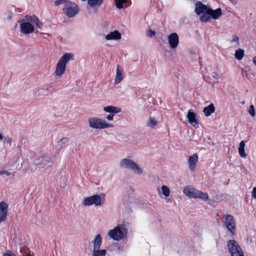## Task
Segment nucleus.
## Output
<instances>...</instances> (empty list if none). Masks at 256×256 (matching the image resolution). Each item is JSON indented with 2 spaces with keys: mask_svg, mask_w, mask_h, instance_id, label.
Segmentation results:
<instances>
[{
  "mask_svg": "<svg viewBox=\"0 0 256 256\" xmlns=\"http://www.w3.org/2000/svg\"><path fill=\"white\" fill-rule=\"evenodd\" d=\"M8 205L4 202H0V222L4 221L7 214Z\"/></svg>",
  "mask_w": 256,
  "mask_h": 256,
  "instance_id": "17",
  "label": "nucleus"
},
{
  "mask_svg": "<svg viewBox=\"0 0 256 256\" xmlns=\"http://www.w3.org/2000/svg\"><path fill=\"white\" fill-rule=\"evenodd\" d=\"M121 38V34L117 30L110 32L106 36V40H118Z\"/></svg>",
  "mask_w": 256,
  "mask_h": 256,
  "instance_id": "18",
  "label": "nucleus"
},
{
  "mask_svg": "<svg viewBox=\"0 0 256 256\" xmlns=\"http://www.w3.org/2000/svg\"><path fill=\"white\" fill-rule=\"evenodd\" d=\"M103 2V0H88V3L90 6H99Z\"/></svg>",
  "mask_w": 256,
  "mask_h": 256,
  "instance_id": "25",
  "label": "nucleus"
},
{
  "mask_svg": "<svg viewBox=\"0 0 256 256\" xmlns=\"http://www.w3.org/2000/svg\"><path fill=\"white\" fill-rule=\"evenodd\" d=\"M3 138V136L2 134L0 133V140H2Z\"/></svg>",
  "mask_w": 256,
  "mask_h": 256,
  "instance_id": "43",
  "label": "nucleus"
},
{
  "mask_svg": "<svg viewBox=\"0 0 256 256\" xmlns=\"http://www.w3.org/2000/svg\"><path fill=\"white\" fill-rule=\"evenodd\" d=\"M228 248L232 256H244L243 252L236 240H230L228 242Z\"/></svg>",
  "mask_w": 256,
  "mask_h": 256,
  "instance_id": "9",
  "label": "nucleus"
},
{
  "mask_svg": "<svg viewBox=\"0 0 256 256\" xmlns=\"http://www.w3.org/2000/svg\"><path fill=\"white\" fill-rule=\"evenodd\" d=\"M124 72L122 70L120 65L117 66L116 76L115 78V83L116 84H119L124 78Z\"/></svg>",
  "mask_w": 256,
  "mask_h": 256,
  "instance_id": "20",
  "label": "nucleus"
},
{
  "mask_svg": "<svg viewBox=\"0 0 256 256\" xmlns=\"http://www.w3.org/2000/svg\"><path fill=\"white\" fill-rule=\"evenodd\" d=\"M246 144H245V141L242 140L240 142V146L238 148V153L240 155V156L242 158H246V154L244 152V147H245Z\"/></svg>",
  "mask_w": 256,
  "mask_h": 256,
  "instance_id": "22",
  "label": "nucleus"
},
{
  "mask_svg": "<svg viewBox=\"0 0 256 256\" xmlns=\"http://www.w3.org/2000/svg\"><path fill=\"white\" fill-rule=\"evenodd\" d=\"M183 192L186 196L191 198H198L204 201L207 200L209 198L206 192H202L194 188L188 186H186L184 188Z\"/></svg>",
  "mask_w": 256,
  "mask_h": 256,
  "instance_id": "3",
  "label": "nucleus"
},
{
  "mask_svg": "<svg viewBox=\"0 0 256 256\" xmlns=\"http://www.w3.org/2000/svg\"><path fill=\"white\" fill-rule=\"evenodd\" d=\"M6 142L7 144H8L10 146H11L12 143V140L10 138H9L8 136H7L6 138Z\"/></svg>",
  "mask_w": 256,
  "mask_h": 256,
  "instance_id": "37",
  "label": "nucleus"
},
{
  "mask_svg": "<svg viewBox=\"0 0 256 256\" xmlns=\"http://www.w3.org/2000/svg\"><path fill=\"white\" fill-rule=\"evenodd\" d=\"M70 1L68 0H58L54 2V4L56 6H58L61 4H64V7L69 3Z\"/></svg>",
  "mask_w": 256,
  "mask_h": 256,
  "instance_id": "31",
  "label": "nucleus"
},
{
  "mask_svg": "<svg viewBox=\"0 0 256 256\" xmlns=\"http://www.w3.org/2000/svg\"><path fill=\"white\" fill-rule=\"evenodd\" d=\"M244 56V50L242 49L239 48L236 50L235 52V57L238 60H240Z\"/></svg>",
  "mask_w": 256,
  "mask_h": 256,
  "instance_id": "26",
  "label": "nucleus"
},
{
  "mask_svg": "<svg viewBox=\"0 0 256 256\" xmlns=\"http://www.w3.org/2000/svg\"><path fill=\"white\" fill-rule=\"evenodd\" d=\"M231 42H235L236 46H238L239 44V38L236 36H233L232 40L230 41Z\"/></svg>",
  "mask_w": 256,
  "mask_h": 256,
  "instance_id": "33",
  "label": "nucleus"
},
{
  "mask_svg": "<svg viewBox=\"0 0 256 256\" xmlns=\"http://www.w3.org/2000/svg\"><path fill=\"white\" fill-rule=\"evenodd\" d=\"M212 77L214 78H217L218 77V75L214 73V76H212Z\"/></svg>",
  "mask_w": 256,
  "mask_h": 256,
  "instance_id": "42",
  "label": "nucleus"
},
{
  "mask_svg": "<svg viewBox=\"0 0 256 256\" xmlns=\"http://www.w3.org/2000/svg\"><path fill=\"white\" fill-rule=\"evenodd\" d=\"M120 166L122 168L131 170L138 174H140L142 172V170L134 162L128 158L122 159L120 162Z\"/></svg>",
  "mask_w": 256,
  "mask_h": 256,
  "instance_id": "6",
  "label": "nucleus"
},
{
  "mask_svg": "<svg viewBox=\"0 0 256 256\" xmlns=\"http://www.w3.org/2000/svg\"><path fill=\"white\" fill-rule=\"evenodd\" d=\"M168 43L171 48H176L179 42L178 36L176 32L170 34L168 37Z\"/></svg>",
  "mask_w": 256,
  "mask_h": 256,
  "instance_id": "15",
  "label": "nucleus"
},
{
  "mask_svg": "<svg viewBox=\"0 0 256 256\" xmlns=\"http://www.w3.org/2000/svg\"><path fill=\"white\" fill-rule=\"evenodd\" d=\"M63 12L68 17L74 16L79 12V8L74 2L70 1L62 9Z\"/></svg>",
  "mask_w": 256,
  "mask_h": 256,
  "instance_id": "11",
  "label": "nucleus"
},
{
  "mask_svg": "<svg viewBox=\"0 0 256 256\" xmlns=\"http://www.w3.org/2000/svg\"><path fill=\"white\" fill-rule=\"evenodd\" d=\"M198 154L196 153L190 156L188 158V164L190 171L194 172L195 170L196 164L198 162Z\"/></svg>",
  "mask_w": 256,
  "mask_h": 256,
  "instance_id": "16",
  "label": "nucleus"
},
{
  "mask_svg": "<svg viewBox=\"0 0 256 256\" xmlns=\"http://www.w3.org/2000/svg\"><path fill=\"white\" fill-rule=\"evenodd\" d=\"M252 196L254 198H256V187H254L252 189Z\"/></svg>",
  "mask_w": 256,
  "mask_h": 256,
  "instance_id": "38",
  "label": "nucleus"
},
{
  "mask_svg": "<svg viewBox=\"0 0 256 256\" xmlns=\"http://www.w3.org/2000/svg\"><path fill=\"white\" fill-rule=\"evenodd\" d=\"M210 8L209 6L204 4L201 2L198 1L195 4L194 12L198 15H202L208 12Z\"/></svg>",
  "mask_w": 256,
  "mask_h": 256,
  "instance_id": "14",
  "label": "nucleus"
},
{
  "mask_svg": "<svg viewBox=\"0 0 256 256\" xmlns=\"http://www.w3.org/2000/svg\"><path fill=\"white\" fill-rule=\"evenodd\" d=\"M74 60V54L72 53H66L58 60L57 63L55 74L60 76L66 70V64L70 60Z\"/></svg>",
  "mask_w": 256,
  "mask_h": 256,
  "instance_id": "2",
  "label": "nucleus"
},
{
  "mask_svg": "<svg viewBox=\"0 0 256 256\" xmlns=\"http://www.w3.org/2000/svg\"><path fill=\"white\" fill-rule=\"evenodd\" d=\"M156 120L152 117L150 118L149 122L148 123V126L152 128H154L156 124Z\"/></svg>",
  "mask_w": 256,
  "mask_h": 256,
  "instance_id": "30",
  "label": "nucleus"
},
{
  "mask_svg": "<svg viewBox=\"0 0 256 256\" xmlns=\"http://www.w3.org/2000/svg\"><path fill=\"white\" fill-rule=\"evenodd\" d=\"M54 160L48 156H44L40 158L38 160H34V164L36 166H39L41 168H46L50 167L52 165L54 162Z\"/></svg>",
  "mask_w": 256,
  "mask_h": 256,
  "instance_id": "12",
  "label": "nucleus"
},
{
  "mask_svg": "<svg viewBox=\"0 0 256 256\" xmlns=\"http://www.w3.org/2000/svg\"><path fill=\"white\" fill-rule=\"evenodd\" d=\"M89 126L95 129H104L111 128L113 125L106 123L105 120L98 118H90L88 120Z\"/></svg>",
  "mask_w": 256,
  "mask_h": 256,
  "instance_id": "7",
  "label": "nucleus"
},
{
  "mask_svg": "<svg viewBox=\"0 0 256 256\" xmlns=\"http://www.w3.org/2000/svg\"><path fill=\"white\" fill-rule=\"evenodd\" d=\"M25 18L26 22H24V19H20L17 22L20 24L22 34H28L34 32V27L32 23L35 24L37 28H42V24L37 16L34 15H26Z\"/></svg>",
  "mask_w": 256,
  "mask_h": 256,
  "instance_id": "1",
  "label": "nucleus"
},
{
  "mask_svg": "<svg viewBox=\"0 0 256 256\" xmlns=\"http://www.w3.org/2000/svg\"><path fill=\"white\" fill-rule=\"evenodd\" d=\"M68 138H62L58 142V146L59 149L62 148L63 147L64 144L68 142Z\"/></svg>",
  "mask_w": 256,
  "mask_h": 256,
  "instance_id": "29",
  "label": "nucleus"
},
{
  "mask_svg": "<svg viewBox=\"0 0 256 256\" xmlns=\"http://www.w3.org/2000/svg\"><path fill=\"white\" fill-rule=\"evenodd\" d=\"M104 194L102 193L100 194H94L84 198L82 204L86 206H90L92 204L96 206H102V201L104 200Z\"/></svg>",
  "mask_w": 256,
  "mask_h": 256,
  "instance_id": "8",
  "label": "nucleus"
},
{
  "mask_svg": "<svg viewBox=\"0 0 256 256\" xmlns=\"http://www.w3.org/2000/svg\"><path fill=\"white\" fill-rule=\"evenodd\" d=\"M202 0V1H204V0ZM206 0H205V1H206Z\"/></svg>",
  "mask_w": 256,
  "mask_h": 256,
  "instance_id": "44",
  "label": "nucleus"
},
{
  "mask_svg": "<svg viewBox=\"0 0 256 256\" xmlns=\"http://www.w3.org/2000/svg\"><path fill=\"white\" fill-rule=\"evenodd\" d=\"M161 189L162 194L166 197H168L170 194L169 188L166 186H162Z\"/></svg>",
  "mask_w": 256,
  "mask_h": 256,
  "instance_id": "27",
  "label": "nucleus"
},
{
  "mask_svg": "<svg viewBox=\"0 0 256 256\" xmlns=\"http://www.w3.org/2000/svg\"><path fill=\"white\" fill-rule=\"evenodd\" d=\"M104 110L110 114L106 117V118L108 120H112L114 114L120 112L122 110L118 106H108L104 107Z\"/></svg>",
  "mask_w": 256,
  "mask_h": 256,
  "instance_id": "13",
  "label": "nucleus"
},
{
  "mask_svg": "<svg viewBox=\"0 0 256 256\" xmlns=\"http://www.w3.org/2000/svg\"><path fill=\"white\" fill-rule=\"evenodd\" d=\"M248 113L252 117H254L256 116L254 108L253 105H250L248 109Z\"/></svg>",
  "mask_w": 256,
  "mask_h": 256,
  "instance_id": "32",
  "label": "nucleus"
},
{
  "mask_svg": "<svg viewBox=\"0 0 256 256\" xmlns=\"http://www.w3.org/2000/svg\"><path fill=\"white\" fill-rule=\"evenodd\" d=\"M12 174V172L5 170H0V176L4 175L5 176H10Z\"/></svg>",
  "mask_w": 256,
  "mask_h": 256,
  "instance_id": "34",
  "label": "nucleus"
},
{
  "mask_svg": "<svg viewBox=\"0 0 256 256\" xmlns=\"http://www.w3.org/2000/svg\"><path fill=\"white\" fill-rule=\"evenodd\" d=\"M52 84H48L46 86V88H42V90H48L49 88H50L52 87Z\"/></svg>",
  "mask_w": 256,
  "mask_h": 256,
  "instance_id": "40",
  "label": "nucleus"
},
{
  "mask_svg": "<svg viewBox=\"0 0 256 256\" xmlns=\"http://www.w3.org/2000/svg\"><path fill=\"white\" fill-rule=\"evenodd\" d=\"M127 0H115L116 7L118 9H122L124 7V4L126 3Z\"/></svg>",
  "mask_w": 256,
  "mask_h": 256,
  "instance_id": "28",
  "label": "nucleus"
},
{
  "mask_svg": "<svg viewBox=\"0 0 256 256\" xmlns=\"http://www.w3.org/2000/svg\"><path fill=\"white\" fill-rule=\"evenodd\" d=\"M4 256H16V255L10 250H6Z\"/></svg>",
  "mask_w": 256,
  "mask_h": 256,
  "instance_id": "36",
  "label": "nucleus"
},
{
  "mask_svg": "<svg viewBox=\"0 0 256 256\" xmlns=\"http://www.w3.org/2000/svg\"><path fill=\"white\" fill-rule=\"evenodd\" d=\"M13 17V14L11 12H8V20H11V19Z\"/></svg>",
  "mask_w": 256,
  "mask_h": 256,
  "instance_id": "39",
  "label": "nucleus"
},
{
  "mask_svg": "<svg viewBox=\"0 0 256 256\" xmlns=\"http://www.w3.org/2000/svg\"><path fill=\"white\" fill-rule=\"evenodd\" d=\"M106 252V250L94 249L92 252L93 256H105Z\"/></svg>",
  "mask_w": 256,
  "mask_h": 256,
  "instance_id": "24",
  "label": "nucleus"
},
{
  "mask_svg": "<svg viewBox=\"0 0 256 256\" xmlns=\"http://www.w3.org/2000/svg\"><path fill=\"white\" fill-rule=\"evenodd\" d=\"M156 32L154 31L151 30L146 31V35L148 37L152 38L155 36Z\"/></svg>",
  "mask_w": 256,
  "mask_h": 256,
  "instance_id": "35",
  "label": "nucleus"
},
{
  "mask_svg": "<svg viewBox=\"0 0 256 256\" xmlns=\"http://www.w3.org/2000/svg\"><path fill=\"white\" fill-rule=\"evenodd\" d=\"M253 62L255 64V66H256V56H254L253 58Z\"/></svg>",
  "mask_w": 256,
  "mask_h": 256,
  "instance_id": "41",
  "label": "nucleus"
},
{
  "mask_svg": "<svg viewBox=\"0 0 256 256\" xmlns=\"http://www.w3.org/2000/svg\"><path fill=\"white\" fill-rule=\"evenodd\" d=\"M102 243V238L100 234H98L96 236L94 241V248H100Z\"/></svg>",
  "mask_w": 256,
  "mask_h": 256,
  "instance_id": "23",
  "label": "nucleus"
},
{
  "mask_svg": "<svg viewBox=\"0 0 256 256\" xmlns=\"http://www.w3.org/2000/svg\"><path fill=\"white\" fill-rule=\"evenodd\" d=\"M126 232L127 230L123 226L118 225L108 232V236L113 240L119 241L124 238V234Z\"/></svg>",
  "mask_w": 256,
  "mask_h": 256,
  "instance_id": "5",
  "label": "nucleus"
},
{
  "mask_svg": "<svg viewBox=\"0 0 256 256\" xmlns=\"http://www.w3.org/2000/svg\"><path fill=\"white\" fill-rule=\"evenodd\" d=\"M222 15V10L220 8H218L216 10H212L210 8L208 12L203 14L200 18V20L202 22H206L210 18L214 20L218 19Z\"/></svg>",
  "mask_w": 256,
  "mask_h": 256,
  "instance_id": "4",
  "label": "nucleus"
},
{
  "mask_svg": "<svg viewBox=\"0 0 256 256\" xmlns=\"http://www.w3.org/2000/svg\"><path fill=\"white\" fill-rule=\"evenodd\" d=\"M225 220L224 222V226L230 232L232 236L236 235V222L234 216L230 214L224 215Z\"/></svg>",
  "mask_w": 256,
  "mask_h": 256,
  "instance_id": "10",
  "label": "nucleus"
},
{
  "mask_svg": "<svg viewBox=\"0 0 256 256\" xmlns=\"http://www.w3.org/2000/svg\"><path fill=\"white\" fill-rule=\"evenodd\" d=\"M187 118L189 123L194 126L198 124V121L196 119V114L190 110L187 114Z\"/></svg>",
  "mask_w": 256,
  "mask_h": 256,
  "instance_id": "19",
  "label": "nucleus"
},
{
  "mask_svg": "<svg viewBox=\"0 0 256 256\" xmlns=\"http://www.w3.org/2000/svg\"><path fill=\"white\" fill-rule=\"evenodd\" d=\"M215 111V108L213 104H210L208 106L204 108L203 112L206 116H210L212 114L214 113Z\"/></svg>",
  "mask_w": 256,
  "mask_h": 256,
  "instance_id": "21",
  "label": "nucleus"
}]
</instances>
